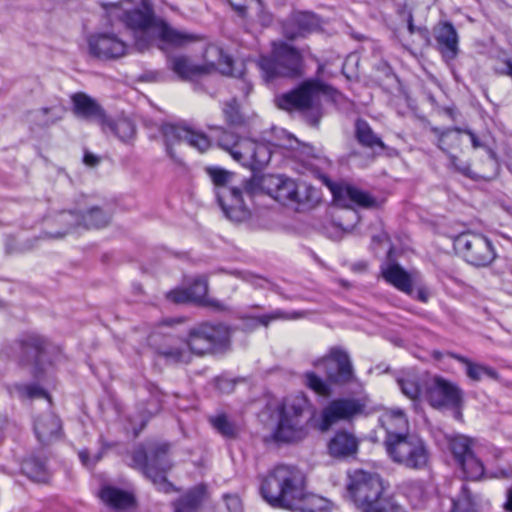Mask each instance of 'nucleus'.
I'll return each instance as SVG.
<instances>
[{"instance_id":"obj_58","label":"nucleus","mask_w":512,"mask_h":512,"mask_svg":"<svg viewBox=\"0 0 512 512\" xmlns=\"http://www.w3.org/2000/svg\"><path fill=\"white\" fill-rule=\"evenodd\" d=\"M249 0H228L232 8L239 14H243L246 11V4Z\"/></svg>"},{"instance_id":"obj_53","label":"nucleus","mask_w":512,"mask_h":512,"mask_svg":"<svg viewBox=\"0 0 512 512\" xmlns=\"http://www.w3.org/2000/svg\"><path fill=\"white\" fill-rule=\"evenodd\" d=\"M79 458L84 466L92 467L100 461L102 458V452L96 453L93 457H90L87 450H82L79 452Z\"/></svg>"},{"instance_id":"obj_22","label":"nucleus","mask_w":512,"mask_h":512,"mask_svg":"<svg viewBox=\"0 0 512 512\" xmlns=\"http://www.w3.org/2000/svg\"><path fill=\"white\" fill-rule=\"evenodd\" d=\"M80 225V209L59 211L46 219L44 238L61 239Z\"/></svg>"},{"instance_id":"obj_30","label":"nucleus","mask_w":512,"mask_h":512,"mask_svg":"<svg viewBox=\"0 0 512 512\" xmlns=\"http://www.w3.org/2000/svg\"><path fill=\"white\" fill-rule=\"evenodd\" d=\"M384 279L396 287L398 290L411 295L413 292V275L406 272L400 265L396 263L388 264L382 269Z\"/></svg>"},{"instance_id":"obj_49","label":"nucleus","mask_w":512,"mask_h":512,"mask_svg":"<svg viewBox=\"0 0 512 512\" xmlns=\"http://www.w3.org/2000/svg\"><path fill=\"white\" fill-rule=\"evenodd\" d=\"M186 290L191 302L202 304L207 296L208 282L204 278L197 279Z\"/></svg>"},{"instance_id":"obj_18","label":"nucleus","mask_w":512,"mask_h":512,"mask_svg":"<svg viewBox=\"0 0 512 512\" xmlns=\"http://www.w3.org/2000/svg\"><path fill=\"white\" fill-rule=\"evenodd\" d=\"M89 53L101 60H116L127 54L128 45L116 34L97 32L88 37Z\"/></svg>"},{"instance_id":"obj_9","label":"nucleus","mask_w":512,"mask_h":512,"mask_svg":"<svg viewBox=\"0 0 512 512\" xmlns=\"http://www.w3.org/2000/svg\"><path fill=\"white\" fill-rule=\"evenodd\" d=\"M385 451L389 459L408 470L423 471L429 468L431 451L420 436L408 434L387 443Z\"/></svg>"},{"instance_id":"obj_33","label":"nucleus","mask_w":512,"mask_h":512,"mask_svg":"<svg viewBox=\"0 0 512 512\" xmlns=\"http://www.w3.org/2000/svg\"><path fill=\"white\" fill-rule=\"evenodd\" d=\"M34 430L40 442L48 443L60 432L61 422L57 416L48 413L35 421Z\"/></svg>"},{"instance_id":"obj_3","label":"nucleus","mask_w":512,"mask_h":512,"mask_svg":"<svg viewBox=\"0 0 512 512\" xmlns=\"http://www.w3.org/2000/svg\"><path fill=\"white\" fill-rule=\"evenodd\" d=\"M219 206L224 215L231 221L242 222L249 218L250 208L247 199L250 201L257 196L259 181L250 179L246 181L242 189L233 186L234 175L221 168H208Z\"/></svg>"},{"instance_id":"obj_16","label":"nucleus","mask_w":512,"mask_h":512,"mask_svg":"<svg viewBox=\"0 0 512 512\" xmlns=\"http://www.w3.org/2000/svg\"><path fill=\"white\" fill-rule=\"evenodd\" d=\"M314 367L323 369L329 383L347 384L354 378L353 366L348 354L339 349L332 348L323 357L313 362Z\"/></svg>"},{"instance_id":"obj_44","label":"nucleus","mask_w":512,"mask_h":512,"mask_svg":"<svg viewBox=\"0 0 512 512\" xmlns=\"http://www.w3.org/2000/svg\"><path fill=\"white\" fill-rule=\"evenodd\" d=\"M81 225L86 228H101L108 224L110 215L98 207L89 209L86 214L80 210Z\"/></svg>"},{"instance_id":"obj_36","label":"nucleus","mask_w":512,"mask_h":512,"mask_svg":"<svg viewBox=\"0 0 512 512\" xmlns=\"http://www.w3.org/2000/svg\"><path fill=\"white\" fill-rule=\"evenodd\" d=\"M205 498V487L197 486L175 503L176 512H197Z\"/></svg>"},{"instance_id":"obj_61","label":"nucleus","mask_w":512,"mask_h":512,"mask_svg":"<svg viewBox=\"0 0 512 512\" xmlns=\"http://www.w3.org/2000/svg\"><path fill=\"white\" fill-rule=\"evenodd\" d=\"M416 298L420 300L421 302H427L429 298V293L425 288H418L416 293Z\"/></svg>"},{"instance_id":"obj_52","label":"nucleus","mask_w":512,"mask_h":512,"mask_svg":"<svg viewBox=\"0 0 512 512\" xmlns=\"http://www.w3.org/2000/svg\"><path fill=\"white\" fill-rule=\"evenodd\" d=\"M224 504L229 512H241L242 503L237 495H225Z\"/></svg>"},{"instance_id":"obj_31","label":"nucleus","mask_w":512,"mask_h":512,"mask_svg":"<svg viewBox=\"0 0 512 512\" xmlns=\"http://www.w3.org/2000/svg\"><path fill=\"white\" fill-rule=\"evenodd\" d=\"M99 496L101 500L115 510H126L134 505L133 494L112 486H104Z\"/></svg>"},{"instance_id":"obj_63","label":"nucleus","mask_w":512,"mask_h":512,"mask_svg":"<svg viewBox=\"0 0 512 512\" xmlns=\"http://www.w3.org/2000/svg\"><path fill=\"white\" fill-rule=\"evenodd\" d=\"M505 74L512 78V58L505 62Z\"/></svg>"},{"instance_id":"obj_55","label":"nucleus","mask_w":512,"mask_h":512,"mask_svg":"<svg viewBox=\"0 0 512 512\" xmlns=\"http://www.w3.org/2000/svg\"><path fill=\"white\" fill-rule=\"evenodd\" d=\"M16 240L12 237H9L6 241V251L8 253H13V252H24L26 250H29L33 247V245L31 244H20V245H16L15 244Z\"/></svg>"},{"instance_id":"obj_1","label":"nucleus","mask_w":512,"mask_h":512,"mask_svg":"<svg viewBox=\"0 0 512 512\" xmlns=\"http://www.w3.org/2000/svg\"><path fill=\"white\" fill-rule=\"evenodd\" d=\"M104 17L110 22L118 20L131 32L134 45L143 52L150 47H183L202 39L200 35L178 30L156 18L154 10L145 0L140 6L128 8L123 3L99 2Z\"/></svg>"},{"instance_id":"obj_57","label":"nucleus","mask_w":512,"mask_h":512,"mask_svg":"<svg viewBox=\"0 0 512 512\" xmlns=\"http://www.w3.org/2000/svg\"><path fill=\"white\" fill-rule=\"evenodd\" d=\"M243 279L247 282H250L255 287L263 288L267 281L265 279H262L256 275H253L251 273H243Z\"/></svg>"},{"instance_id":"obj_24","label":"nucleus","mask_w":512,"mask_h":512,"mask_svg":"<svg viewBox=\"0 0 512 512\" xmlns=\"http://www.w3.org/2000/svg\"><path fill=\"white\" fill-rule=\"evenodd\" d=\"M379 423L386 431L384 446L394 439L410 434L408 419L401 409L385 410L379 417Z\"/></svg>"},{"instance_id":"obj_62","label":"nucleus","mask_w":512,"mask_h":512,"mask_svg":"<svg viewBox=\"0 0 512 512\" xmlns=\"http://www.w3.org/2000/svg\"><path fill=\"white\" fill-rule=\"evenodd\" d=\"M504 507L508 512H512V486L507 491V501Z\"/></svg>"},{"instance_id":"obj_8","label":"nucleus","mask_w":512,"mask_h":512,"mask_svg":"<svg viewBox=\"0 0 512 512\" xmlns=\"http://www.w3.org/2000/svg\"><path fill=\"white\" fill-rule=\"evenodd\" d=\"M168 444L152 443L147 449L138 447L133 451V466L140 469L147 478L165 493L173 491V485L167 480L165 474L171 468L167 458Z\"/></svg>"},{"instance_id":"obj_43","label":"nucleus","mask_w":512,"mask_h":512,"mask_svg":"<svg viewBox=\"0 0 512 512\" xmlns=\"http://www.w3.org/2000/svg\"><path fill=\"white\" fill-rule=\"evenodd\" d=\"M209 421L212 427L222 436L226 438H234L239 432L238 426L232 422L226 414L221 413L211 416Z\"/></svg>"},{"instance_id":"obj_32","label":"nucleus","mask_w":512,"mask_h":512,"mask_svg":"<svg viewBox=\"0 0 512 512\" xmlns=\"http://www.w3.org/2000/svg\"><path fill=\"white\" fill-rule=\"evenodd\" d=\"M448 355L464 365L466 376L474 382H479L485 377L491 379H497L498 377L497 371L492 367L474 362L469 358L456 353L449 352Z\"/></svg>"},{"instance_id":"obj_10","label":"nucleus","mask_w":512,"mask_h":512,"mask_svg":"<svg viewBox=\"0 0 512 512\" xmlns=\"http://www.w3.org/2000/svg\"><path fill=\"white\" fill-rule=\"evenodd\" d=\"M217 141L219 147L227 151L235 161L251 169L261 168L271 159V151L266 144L240 138L229 131L221 130Z\"/></svg>"},{"instance_id":"obj_50","label":"nucleus","mask_w":512,"mask_h":512,"mask_svg":"<svg viewBox=\"0 0 512 512\" xmlns=\"http://www.w3.org/2000/svg\"><path fill=\"white\" fill-rule=\"evenodd\" d=\"M16 391L21 398H45L50 402V398L46 391L36 385H17Z\"/></svg>"},{"instance_id":"obj_15","label":"nucleus","mask_w":512,"mask_h":512,"mask_svg":"<svg viewBox=\"0 0 512 512\" xmlns=\"http://www.w3.org/2000/svg\"><path fill=\"white\" fill-rule=\"evenodd\" d=\"M425 398L428 403L437 409H459L463 403V391L455 383L441 377L434 376L426 384Z\"/></svg>"},{"instance_id":"obj_13","label":"nucleus","mask_w":512,"mask_h":512,"mask_svg":"<svg viewBox=\"0 0 512 512\" xmlns=\"http://www.w3.org/2000/svg\"><path fill=\"white\" fill-rule=\"evenodd\" d=\"M454 248L465 261L476 267H486L496 258L492 242L483 234L466 231L454 239Z\"/></svg>"},{"instance_id":"obj_4","label":"nucleus","mask_w":512,"mask_h":512,"mask_svg":"<svg viewBox=\"0 0 512 512\" xmlns=\"http://www.w3.org/2000/svg\"><path fill=\"white\" fill-rule=\"evenodd\" d=\"M388 484L377 473L355 470L349 477L347 491L361 512H402L392 496L386 493Z\"/></svg>"},{"instance_id":"obj_11","label":"nucleus","mask_w":512,"mask_h":512,"mask_svg":"<svg viewBox=\"0 0 512 512\" xmlns=\"http://www.w3.org/2000/svg\"><path fill=\"white\" fill-rule=\"evenodd\" d=\"M231 330L223 323H201L190 329L187 345L197 356L215 354L228 349Z\"/></svg>"},{"instance_id":"obj_56","label":"nucleus","mask_w":512,"mask_h":512,"mask_svg":"<svg viewBox=\"0 0 512 512\" xmlns=\"http://www.w3.org/2000/svg\"><path fill=\"white\" fill-rule=\"evenodd\" d=\"M202 305L207 306L215 311L229 310V306L226 303H224L223 301H220V300L214 299V298H208L207 296L204 299V301L202 302Z\"/></svg>"},{"instance_id":"obj_35","label":"nucleus","mask_w":512,"mask_h":512,"mask_svg":"<svg viewBox=\"0 0 512 512\" xmlns=\"http://www.w3.org/2000/svg\"><path fill=\"white\" fill-rule=\"evenodd\" d=\"M159 354L167 362L184 364L189 363L192 360V355H194V353L187 345V340L179 344L163 346L159 350Z\"/></svg>"},{"instance_id":"obj_17","label":"nucleus","mask_w":512,"mask_h":512,"mask_svg":"<svg viewBox=\"0 0 512 512\" xmlns=\"http://www.w3.org/2000/svg\"><path fill=\"white\" fill-rule=\"evenodd\" d=\"M471 445V439L463 435L455 436L449 441L450 450L466 477L478 480L484 474V466L474 455Z\"/></svg>"},{"instance_id":"obj_6","label":"nucleus","mask_w":512,"mask_h":512,"mask_svg":"<svg viewBox=\"0 0 512 512\" xmlns=\"http://www.w3.org/2000/svg\"><path fill=\"white\" fill-rule=\"evenodd\" d=\"M331 88L323 82L311 79L304 81L298 88L276 97V105L283 110L298 111L307 121L317 126L322 113L319 105V96L329 94Z\"/></svg>"},{"instance_id":"obj_47","label":"nucleus","mask_w":512,"mask_h":512,"mask_svg":"<svg viewBox=\"0 0 512 512\" xmlns=\"http://www.w3.org/2000/svg\"><path fill=\"white\" fill-rule=\"evenodd\" d=\"M403 493L415 507L422 506L424 502V488L419 481H407L402 486Z\"/></svg>"},{"instance_id":"obj_60","label":"nucleus","mask_w":512,"mask_h":512,"mask_svg":"<svg viewBox=\"0 0 512 512\" xmlns=\"http://www.w3.org/2000/svg\"><path fill=\"white\" fill-rule=\"evenodd\" d=\"M99 161L100 159L94 154L87 152L84 155V163L89 167H95L98 165Z\"/></svg>"},{"instance_id":"obj_20","label":"nucleus","mask_w":512,"mask_h":512,"mask_svg":"<svg viewBox=\"0 0 512 512\" xmlns=\"http://www.w3.org/2000/svg\"><path fill=\"white\" fill-rule=\"evenodd\" d=\"M18 345L27 361H32L35 366V375L43 370V366L51 363L50 354L54 349L46 339L37 334H27L22 336Z\"/></svg>"},{"instance_id":"obj_41","label":"nucleus","mask_w":512,"mask_h":512,"mask_svg":"<svg viewBox=\"0 0 512 512\" xmlns=\"http://www.w3.org/2000/svg\"><path fill=\"white\" fill-rule=\"evenodd\" d=\"M461 133H465L469 136L473 148L476 149L484 147L482 141L473 131L469 129L462 130L460 128H456L453 130H446L442 132V134L439 137V148L445 150V146L448 144L449 141L459 143Z\"/></svg>"},{"instance_id":"obj_26","label":"nucleus","mask_w":512,"mask_h":512,"mask_svg":"<svg viewBox=\"0 0 512 512\" xmlns=\"http://www.w3.org/2000/svg\"><path fill=\"white\" fill-rule=\"evenodd\" d=\"M320 26L318 17L309 12L293 13L283 24V34L293 40L305 33L317 30Z\"/></svg>"},{"instance_id":"obj_42","label":"nucleus","mask_w":512,"mask_h":512,"mask_svg":"<svg viewBox=\"0 0 512 512\" xmlns=\"http://www.w3.org/2000/svg\"><path fill=\"white\" fill-rule=\"evenodd\" d=\"M477 502L466 485H462L459 495L452 500L451 512H476Z\"/></svg>"},{"instance_id":"obj_23","label":"nucleus","mask_w":512,"mask_h":512,"mask_svg":"<svg viewBox=\"0 0 512 512\" xmlns=\"http://www.w3.org/2000/svg\"><path fill=\"white\" fill-rule=\"evenodd\" d=\"M334 201L344 207L357 205L362 208H373L377 205V200L368 192L353 185L328 184Z\"/></svg>"},{"instance_id":"obj_59","label":"nucleus","mask_w":512,"mask_h":512,"mask_svg":"<svg viewBox=\"0 0 512 512\" xmlns=\"http://www.w3.org/2000/svg\"><path fill=\"white\" fill-rule=\"evenodd\" d=\"M217 387L221 392L229 393L233 390V383L225 379L217 380Z\"/></svg>"},{"instance_id":"obj_14","label":"nucleus","mask_w":512,"mask_h":512,"mask_svg":"<svg viewBox=\"0 0 512 512\" xmlns=\"http://www.w3.org/2000/svg\"><path fill=\"white\" fill-rule=\"evenodd\" d=\"M161 132L165 140L167 152L171 157H174L172 147L179 143H186L200 153L208 151L211 147V141L205 133L188 125L164 124Z\"/></svg>"},{"instance_id":"obj_7","label":"nucleus","mask_w":512,"mask_h":512,"mask_svg":"<svg viewBox=\"0 0 512 512\" xmlns=\"http://www.w3.org/2000/svg\"><path fill=\"white\" fill-rule=\"evenodd\" d=\"M204 64L194 63L188 56L177 55L169 59L170 69L181 79L189 80L219 71L221 74L233 75V60L216 46L209 45L204 53Z\"/></svg>"},{"instance_id":"obj_51","label":"nucleus","mask_w":512,"mask_h":512,"mask_svg":"<svg viewBox=\"0 0 512 512\" xmlns=\"http://www.w3.org/2000/svg\"><path fill=\"white\" fill-rule=\"evenodd\" d=\"M167 299L176 304L191 302L186 289H174L167 293Z\"/></svg>"},{"instance_id":"obj_45","label":"nucleus","mask_w":512,"mask_h":512,"mask_svg":"<svg viewBox=\"0 0 512 512\" xmlns=\"http://www.w3.org/2000/svg\"><path fill=\"white\" fill-rule=\"evenodd\" d=\"M356 137L357 140L364 146L370 148L375 146H379L381 148L384 147L381 139L373 132L366 121L358 120L356 122Z\"/></svg>"},{"instance_id":"obj_38","label":"nucleus","mask_w":512,"mask_h":512,"mask_svg":"<svg viewBox=\"0 0 512 512\" xmlns=\"http://www.w3.org/2000/svg\"><path fill=\"white\" fill-rule=\"evenodd\" d=\"M292 512H331V502L315 494H307Z\"/></svg>"},{"instance_id":"obj_25","label":"nucleus","mask_w":512,"mask_h":512,"mask_svg":"<svg viewBox=\"0 0 512 512\" xmlns=\"http://www.w3.org/2000/svg\"><path fill=\"white\" fill-rule=\"evenodd\" d=\"M73 111L81 119L97 123L106 129V114L102 107L85 93H76L72 96Z\"/></svg>"},{"instance_id":"obj_54","label":"nucleus","mask_w":512,"mask_h":512,"mask_svg":"<svg viewBox=\"0 0 512 512\" xmlns=\"http://www.w3.org/2000/svg\"><path fill=\"white\" fill-rule=\"evenodd\" d=\"M450 165L455 168L456 171L461 174L472 177L471 170L468 164L462 163L458 160V158L452 154H449Z\"/></svg>"},{"instance_id":"obj_37","label":"nucleus","mask_w":512,"mask_h":512,"mask_svg":"<svg viewBox=\"0 0 512 512\" xmlns=\"http://www.w3.org/2000/svg\"><path fill=\"white\" fill-rule=\"evenodd\" d=\"M105 133L111 132L123 142L131 140L135 135V126L133 122L127 118H120L118 120H110L106 117Z\"/></svg>"},{"instance_id":"obj_2","label":"nucleus","mask_w":512,"mask_h":512,"mask_svg":"<svg viewBox=\"0 0 512 512\" xmlns=\"http://www.w3.org/2000/svg\"><path fill=\"white\" fill-rule=\"evenodd\" d=\"M260 492L274 508L291 511L306 496L304 473L292 465H278L263 478Z\"/></svg>"},{"instance_id":"obj_21","label":"nucleus","mask_w":512,"mask_h":512,"mask_svg":"<svg viewBox=\"0 0 512 512\" xmlns=\"http://www.w3.org/2000/svg\"><path fill=\"white\" fill-rule=\"evenodd\" d=\"M364 406L355 399L333 400L322 411L321 431L328 430L339 420L350 419L363 412Z\"/></svg>"},{"instance_id":"obj_12","label":"nucleus","mask_w":512,"mask_h":512,"mask_svg":"<svg viewBox=\"0 0 512 512\" xmlns=\"http://www.w3.org/2000/svg\"><path fill=\"white\" fill-rule=\"evenodd\" d=\"M302 57L299 51L284 42H274L271 57L261 56L257 62L266 82L277 77H293L300 73Z\"/></svg>"},{"instance_id":"obj_5","label":"nucleus","mask_w":512,"mask_h":512,"mask_svg":"<svg viewBox=\"0 0 512 512\" xmlns=\"http://www.w3.org/2000/svg\"><path fill=\"white\" fill-rule=\"evenodd\" d=\"M311 404L303 393L287 396L278 407V422L273 436L276 441L294 443L305 439L309 433L305 412Z\"/></svg>"},{"instance_id":"obj_27","label":"nucleus","mask_w":512,"mask_h":512,"mask_svg":"<svg viewBox=\"0 0 512 512\" xmlns=\"http://www.w3.org/2000/svg\"><path fill=\"white\" fill-rule=\"evenodd\" d=\"M437 49L446 61L456 58L459 52L458 34L451 23L445 22L434 28Z\"/></svg>"},{"instance_id":"obj_39","label":"nucleus","mask_w":512,"mask_h":512,"mask_svg":"<svg viewBox=\"0 0 512 512\" xmlns=\"http://www.w3.org/2000/svg\"><path fill=\"white\" fill-rule=\"evenodd\" d=\"M22 471L34 482L45 483L49 480L45 463L38 458L26 459L22 464Z\"/></svg>"},{"instance_id":"obj_34","label":"nucleus","mask_w":512,"mask_h":512,"mask_svg":"<svg viewBox=\"0 0 512 512\" xmlns=\"http://www.w3.org/2000/svg\"><path fill=\"white\" fill-rule=\"evenodd\" d=\"M396 382L402 394L411 400H417L422 393V377L414 370L402 372Z\"/></svg>"},{"instance_id":"obj_28","label":"nucleus","mask_w":512,"mask_h":512,"mask_svg":"<svg viewBox=\"0 0 512 512\" xmlns=\"http://www.w3.org/2000/svg\"><path fill=\"white\" fill-rule=\"evenodd\" d=\"M299 317H301V314L298 312L289 314L283 310L276 309L262 315L243 314L240 316V319L244 329L253 331L260 326L267 328L274 321L297 319Z\"/></svg>"},{"instance_id":"obj_29","label":"nucleus","mask_w":512,"mask_h":512,"mask_svg":"<svg viewBox=\"0 0 512 512\" xmlns=\"http://www.w3.org/2000/svg\"><path fill=\"white\" fill-rule=\"evenodd\" d=\"M329 453L335 458H346L354 455L358 449L356 437L346 431L337 432L328 445Z\"/></svg>"},{"instance_id":"obj_46","label":"nucleus","mask_w":512,"mask_h":512,"mask_svg":"<svg viewBox=\"0 0 512 512\" xmlns=\"http://www.w3.org/2000/svg\"><path fill=\"white\" fill-rule=\"evenodd\" d=\"M305 385L322 397H329L331 395V388L328 382L324 381L313 371H307L303 375Z\"/></svg>"},{"instance_id":"obj_64","label":"nucleus","mask_w":512,"mask_h":512,"mask_svg":"<svg viewBox=\"0 0 512 512\" xmlns=\"http://www.w3.org/2000/svg\"><path fill=\"white\" fill-rule=\"evenodd\" d=\"M242 83V89L244 90L245 95L247 96L250 91L252 90V85L247 83L246 81H241Z\"/></svg>"},{"instance_id":"obj_48","label":"nucleus","mask_w":512,"mask_h":512,"mask_svg":"<svg viewBox=\"0 0 512 512\" xmlns=\"http://www.w3.org/2000/svg\"><path fill=\"white\" fill-rule=\"evenodd\" d=\"M223 114L226 122L231 126H239L243 123V115L235 98L224 103Z\"/></svg>"},{"instance_id":"obj_19","label":"nucleus","mask_w":512,"mask_h":512,"mask_svg":"<svg viewBox=\"0 0 512 512\" xmlns=\"http://www.w3.org/2000/svg\"><path fill=\"white\" fill-rule=\"evenodd\" d=\"M259 191L257 196L266 190L267 193L276 201L286 205L289 203H299V191L295 181L282 175H268L259 182Z\"/></svg>"},{"instance_id":"obj_40","label":"nucleus","mask_w":512,"mask_h":512,"mask_svg":"<svg viewBox=\"0 0 512 512\" xmlns=\"http://www.w3.org/2000/svg\"><path fill=\"white\" fill-rule=\"evenodd\" d=\"M61 119V111L57 107L40 108L28 115V121L39 127H48Z\"/></svg>"}]
</instances>
